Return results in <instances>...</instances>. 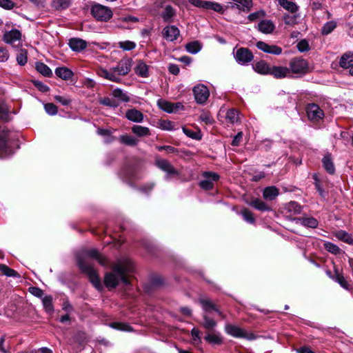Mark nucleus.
<instances>
[{
	"instance_id": "1",
	"label": "nucleus",
	"mask_w": 353,
	"mask_h": 353,
	"mask_svg": "<svg viewBox=\"0 0 353 353\" xmlns=\"http://www.w3.org/2000/svg\"><path fill=\"white\" fill-rule=\"evenodd\" d=\"M134 271L133 262L127 257L119 259L112 267V272L107 273L104 282L108 288H114L119 282L125 285L130 284L129 274Z\"/></svg>"
},
{
	"instance_id": "2",
	"label": "nucleus",
	"mask_w": 353,
	"mask_h": 353,
	"mask_svg": "<svg viewBox=\"0 0 353 353\" xmlns=\"http://www.w3.org/2000/svg\"><path fill=\"white\" fill-rule=\"evenodd\" d=\"M95 259L101 265H106L107 261L95 249L85 251L82 255L77 256V263L80 270L86 274L90 282L97 289L101 288L100 278L97 271L94 269L90 259Z\"/></svg>"
},
{
	"instance_id": "3",
	"label": "nucleus",
	"mask_w": 353,
	"mask_h": 353,
	"mask_svg": "<svg viewBox=\"0 0 353 353\" xmlns=\"http://www.w3.org/2000/svg\"><path fill=\"white\" fill-rule=\"evenodd\" d=\"M91 14L97 21L106 22L112 18L113 13L110 8L94 3L91 8Z\"/></svg>"
},
{
	"instance_id": "4",
	"label": "nucleus",
	"mask_w": 353,
	"mask_h": 353,
	"mask_svg": "<svg viewBox=\"0 0 353 353\" xmlns=\"http://www.w3.org/2000/svg\"><path fill=\"white\" fill-rule=\"evenodd\" d=\"M288 68L290 69V72L304 74L308 71V63L303 58L296 57L290 61Z\"/></svg>"
},
{
	"instance_id": "5",
	"label": "nucleus",
	"mask_w": 353,
	"mask_h": 353,
	"mask_svg": "<svg viewBox=\"0 0 353 353\" xmlns=\"http://www.w3.org/2000/svg\"><path fill=\"white\" fill-rule=\"evenodd\" d=\"M188 2L196 8L206 10H213L219 13H223L224 11L223 6L217 2L203 0H188Z\"/></svg>"
},
{
	"instance_id": "6",
	"label": "nucleus",
	"mask_w": 353,
	"mask_h": 353,
	"mask_svg": "<svg viewBox=\"0 0 353 353\" xmlns=\"http://www.w3.org/2000/svg\"><path fill=\"white\" fill-rule=\"evenodd\" d=\"M203 179L199 182V186L205 190H210L214 188V183L218 181L220 176L213 172L205 171L202 173Z\"/></svg>"
},
{
	"instance_id": "7",
	"label": "nucleus",
	"mask_w": 353,
	"mask_h": 353,
	"mask_svg": "<svg viewBox=\"0 0 353 353\" xmlns=\"http://www.w3.org/2000/svg\"><path fill=\"white\" fill-rule=\"evenodd\" d=\"M234 58L239 64L247 65L253 60L254 55L248 48H240L235 52Z\"/></svg>"
},
{
	"instance_id": "8",
	"label": "nucleus",
	"mask_w": 353,
	"mask_h": 353,
	"mask_svg": "<svg viewBox=\"0 0 353 353\" xmlns=\"http://www.w3.org/2000/svg\"><path fill=\"white\" fill-rule=\"evenodd\" d=\"M193 93L197 103L203 104L210 96L208 87L203 84H198L193 88Z\"/></svg>"
},
{
	"instance_id": "9",
	"label": "nucleus",
	"mask_w": 353,
	"mask_h": 353,
	"mask_svg": "<svg viewBox=\"0 0 353 353\" xmlns=\"http://www.w3.org/2000/svg\"><path fill=\"white\" fill-rule=\"evenodd\" d=\"M155 165L161 170L166 172V180H168L170 176H178L179 172L171 165V163L166 159H157Z\"/></svg>"
},
{
	"instance_id": "10",
	"label": "nucleus",
	"mask_w": 353,
	"mask_h": 353,
	"mask_svg": "<svg viewBox=\"0 0 353 353\" xmlns=\"http://www.w3.org/2000/svg\"><path fill=\"white\" fill-rule=\"evenodd\" d=\"M157 105L160 109L168 113H175L181 110H183V105L180 103H172L164 99H159Z\"/></svg>"
},
{
	"instance_id": "11",
	"label": "nucleus",
	"mask_w": 353,
	"mask_h": 353,
	"mask_svg": "<svg viewBox=\"0 0 353 353\" xmlns=\"http://www.w3.org/2000/svg\"><path fill=\"white\" fill-rule=\"evenodd\" d=\"M306 112L308 119L312 121H319L324 117V112L316 103H310L307 105Z\"/></svg>"
},
{
	"instance_id": "12",
	"label": "nucleus",
	"mask_w": 353,
	"mask_h": 353,
	"mask_svg": "<svg viewBox=\"0 0 353 353\" xmlns=\"http://www.w3.org/2000/svg\"><path fill=\"white\" fill-rule=\"evenodd\" d=\"M132 63V59L129 57L122 58L117 63V66L113 67L114 71L120 76H125L130 71Z\"/></svg>"
},
{
	"instance_id": "13",
	"label": "nucleus",
	"mask_w": 353,
	"mask_h": 353,
	"mask_svg": "<svg viewBox=\"0 0 353 353\" xmlns=\"http://www.w3.org/2000/svg\"><path fill=\"white\" fill-rule=\"evenodd\" d=\"M21 33L17 29L6 31L3 36V41L12 46H18L21 44Z\"/></svg>"
},
{
	"instance_id": "14",
	"label": "nucleus",
	"mask_w": 353,
	"mask_h": 353,
	"mask_svg": "<svg viewBox=\"0 0 353 353\" xmlns=\"http://www.w3.org/2000/svg\"><path fill=\"white\" fill-rule=\"evenodd\" d=\"M225 330L228 334L236 338H246L248 339H253L252 334H248L244 330L241 329L239 326L232 324L225 325Z\"/></svg>"
},
{
	"instance_id": "15",
	"label": "nucleus",
	"mask_w": 353,
	"mask_h": 353,
	"mask_svg": "<svg viewBox=\"0 0 353 353\" xmlns=\"http://www.w3.org/2000/svg\"><path fill=\"white\" fill-rule=\"evenodd\" d=\"M9 132L2 130L0 132V158H5L11 154V150L8 145Z\"/></svg>"
},
{
	"instance_id": "16",
	"label": "nucleus",
	"mask_w": 353,
	"mask_h": 353,
	"mask_svg": "<svg viewBox=\"0 0 353 353\" xmlns=\"http://www.w3.org/2000/svg\"><path fill=\"white\" fill-rule=\"evenodd\" d=\"M256 46L258 49L265 53L274 55H279L282 53V48L276 45H270L263 41H258Z\"/></svg>"
},
{
	"instance_id": "17",
	"label": "nucleus",
	"mask_w": 353,
	"mask_h": 353,
	"mask_svg": "<svg viewBox=\"0 0 353 353\" xmlns=\"http://www.w3.org/2000/svg\"><path fill=\"white\" fill-rule=\"evenodd\" d=\"M329 276L335 282L338 283L343 289L350 291L352 288L344 276L338 270H335L334 274L331 275L330 272H327Z\"/></svg>"
},
{
	"instance_id": "18",
	"label": "nucleus",
	"mask_w": 353,
	"mask_h": 353,
	"mask_svg": "<svg viewBox=\"0 0 353 353\" xmlns=\"http://www.w3.org/2000/svg\"><path fill=\"white\" fill-rule=\"evenodd\" d=\"M162 34L168 41H174L179 36L180 31L175 26H168L163 28Z\"/></svg>"
},
{
	"instance_id": "19",
	"label": "nucleus",
	"mask_w": 353,
	"mask_h": 353,
	"mask_svg": "<svg viewBox=\"0 0 353 353\" xmlns=\"http://www.w3.org/2000/svg\"><path fill=\"white\" fill-rule=\"evenodd\" d=\"M135 74L142 78H147L150 75L149 65H148L143 61L139 60L137 61L134 67Z\"/></svg>"
},
{
	"instance_id": "20",
	"label": "nucleus",
	"mask_w": 353,
	"mask_h": 353,
	"mask_svg": "<svg viewBox=\"0 0 353 353\" xmlns=\"http://www.w3.org/2000/svg\"><path fill=\"white\" fill-rule=\"evenodd\" d=\"M70 48L75 52H81L86 48L88 43L87 42L80 38H72L69 40Z\"/></svg>"
},
{
	"instance_id": "21",
	"label": "nucleus",
	"mask_w": 353,
	"mask_h": 353,
	"mask_svg": "<svg viewBox=\"0 0 353 353\" xmlns=\"http://www.w3.org/2000/svg\"><path fill=\"white\" fill-rule=\"evenodd\" d=\"M270 74L276 79L285 78L290 74V69L284 66H272Z\"/></svg>"
},
{
	"instance_id": "22",
	"label": "nucleus",
	"mask_w": 353,
	"mask_h": 353,
	"mask_svg": "<svg viewBox=\"0 0 353 353\" xmlns=\"http://www.w3.org/2000/svg\"><path fill=\"white\" fill-rule=\"evenodd\" d=\"M258 30L264 34H271L275 29V25L270 20L265 19L258 23Z\"/></svg>"
},
{
	"instance_id": "23",
	"label": "nucleus",
	"mask_w": 353,
	"mask_h": 353,
	"mask_svg": "<svg viewBox=\"0 0 353 353\" xmlns=\"http://www.w3.org/2000/svg\"><path fill=\"white\" fill-rule=\"evenodd\" d=\"M253 69L261 74H270L271 67L266 61L261 60L253 64Z\"/></svg>"
},
{
	"instance_id": "24",
	"label": "nucleus",
	"mask_w": 353,
	"mask_h": 353,
	"mask_svg": "<svg viewBox=\"0 0 353 353\" xmlns=\"http://www.w3.org/2000/svg\"><path fill=\"white\" fill-rule=\"evenodd\" d=\"M296 220V223H299L307 228H316L319 225L318 221L312 216H302L297 218Z\"/></svg>"
},
{
	"instance_id": "25",
	"label": "nucleus",
	"mask_w": 353,
	"mask_h": 353,
	"mask_svg": "<svg viewBox=\"0 0 353 353\" xmlns=\"http://www.w3.org/2000/svg\"><path fill=\"white\" fill-rule=\"evenodd\" d=\"M125 117L128 120L136 123H141L143 120V113L134 108L128 110L125 113Z\"/></svg>"
},
{
	"instance_id": "26",
	"label": "nucleus",
	"mask_w": 353,
	"mask_h": 353,
	"mask_svg": "<svg viewBox=\"0 0 353 353\" xmlns=\"http://www.w3.org/2000/svg\"><path fill=\"white\" fill-rule=\"evenodd\" d=\"M339 65L343 68H352L353 66V52H349L343 54L340 59Z\"/></svg>"
},
{
	"instance_id": "27",
	"label": "nucleus",
	"mask_w": 353,
	"mask_h": 353,
	"mask_svg": "<svg viewBox=\"0 0 353 353\" xmlns=\"http://www.w3.org/2000/svg\"><path fill=\"white\" fill-rule=\"evenodd\" d=\"M334 236L340 241H342L349 245H353V237L345 230H340L334 233Z\"/></svg>"
},
{
	"instance_id": "28",
	"label": "nucleus",
	"mask_w": 353,
	"mask_h": 353,
	"mask_svg": "<svg viewBox=\"0 0 353 353\" xmlns=\"http://www.w3.org/2000/svg\"><path fill=\"white\" fill-rule=\"evenodd\" d=\"M55 74L57 77L63 80H68L73 76L72 70L65 67H59L56 68Z\"/></svg>"
},
{
	"instance_id": "29",
	"label": "nucleus",
	"mask_w": 353,
	"mask_h": 353,
	"mask_svg": "<svg viewBox=\"0 0 353 353\" xmlns=\"http://www.w3.org/2000/svg\"><path fill=\"white\" fill-rule=\"evenodd\" d=\"M279 194V190L274 186L267 187L263 190V197L266 200L272 201Z\"/></svg>"
},
{
	"instance_id": "30",
	"label": "nucleus",
	"mask_w": 353,
	"mask_h": 353,
	"mask_svg": "<svg viewBox=\"0 0 353 353\" xmlns=\"http://www.w3.org/2000/svg\"><path fill=\"white\" fill-rule=\"evenodd\" d=\"M322 163L325 170L329 174H333L334 173L335 168L330 154H328L325 155L322 160Z\"/></svg>"
},
{
	"instance_id": "31",
	"label": "nucleus",
	"mask_w": 353,
	"mask_h": 353,
	"mask_svg": "<svg viewBox=\"0 0 353 353\" xmlns=\"http://www.w3.org/2000/svg\"><path fill=\"white\" fill-rule=\"evenodd\" d=\"M132 132L139 137L150 135V130L148 128L135 125L132 128Z\"/></svg>"
},
{
	"instance_id": "32",
	"label": "nucleus",
	"mask_w": 353,
	"mask_h": 353,
	"mask_svg": "<svg viewBox=\"0 0 353 353\" xmlns=\"http://www.w3.org/2000/svg\"><path fill=\"white\" fill-rule=\"evenodd\" d=\"M225 119L231 124L236 123L239 121V113L236 109H230L227 111Z\"/></svg>"
},
{
	"instance_id": "33",
	"label": "nucleus",
	"mask_w": 353,
	"mask_h": 353,
	"mask_svg": "<svg viewBox=\"0 0 353 353\" xmlns=\"http://www.w3.org/2000/svg\"><path fill=\"white\" fill-rule=\"evenodd\" d=\"M175 14V10L171 6H165L164 10L162 12L161 17L164 21L171 22Z\"/></svg>"
},
{
	"instance_id": "34",
	"label": "nucleus",
	"mask_w": 353,
	"mask_h": 353,
	"mask_svg": "<svg viewBox=\"0 0 353 353\" xmlns=\"http://www.w3.org/2000/svg\"><path fill=\"white\" fill-rule=\"evenodd\" d=\"M122 177L129 181L130 182L137 179L139 177L137 176L136 170L134 168L129 167L123 170L121 172Z\"/></svg>"
},
{
	"instance_id": "35",
	"label": "nucleus",
	"mask_w": 353,
	"mask_h": 353,
	"mask_svg": "<svg viewBox=\"0 0 353 353\" xmlns=\"http://www.w3.org/2000/svg\"><path fill=\"white\" fill-rule=\"evenodd\" d=\"M285 209L290 214H299L302 211L301 206L296 201H290L286 204Z\"/></svg>"
},
{
	"instance_id": "36",
	"label": "nucleus",
	"mask_w": 353,
	"mask_h": 353,
	"mask_svg": "<svg viewBox=\"0 0 353 353\" xmlns=\"http://www.w3.org/2000/svg\"><path fill=\"white\" fill-rule=\"evenodd\" d=\"M119 141L121 143L129 146H135L138 144V140L135 137L128 134L121 135L119 137Z\"/></svg>"
},
{
	"instance_id": "37",
	"label": "nucleus",
	"mask_w": 353,
	"mask_h": 353,
	"mask_svg": "<svg viewBox=\"0 0 353 353\" xmlns=\"http://www.w3.org/2000/svg\"><path fill=\"white\" fill-rule=\"evenodd\" d=\"M70 5V0H52L51 6L56 10H64Z\"/></svg>"
},
{
	"instance_id": "38",
	"label": "nucleus",
	"mask_w": 353,
	"mask_h": 353,
	"mask_svg": "<svg viewBox=\"0 0 353 353\" xmlns=\"http://www.w3.org/2000/svg\"><path fill=\"white\" fill-rule=\"evenodd\" d=\"M200 303L202 305L203 309L206 312H211L214 310L219 313V311L216 308L215 305L212 303V301L208 299H200Z\"/></svg>"
},
{
	"instance_id": "39",
	"label": "nucleus",
	"mask_w": 353,
	"mask_h": 353,
	"mask_svg": "<svg viewBox=\"0 0 353 353\" xmlns=\"http://www.w3.org/2000/svg\"><path fill=\"white\" fill-rule=\"evenodd\" d=\"M183 133L188 137L192 138L195 140L201 139L202 135L199 130H193L192 129L188 128L186 127H183L182 128Z\"/></svg>"
},
{
	"instance_id": "40",
	"label": "nucleus",
	"mask_w": 353,
	"mask_h": 353,
	"mask_svg": "<svg viewBox=\"0 0 353 353\" xmlns=\"http://www.w3.org/2000/svg\"><path fill=\"white\" fill-rule=\"evenodd\" d=\"M36 69L39 73L45 77H49L52 74L50 68L43 63H37L36 65Z\"/></svg>"
},
{
	"instance_id": "41",
	"label": "nucleus",
	"mask_w": 353,
	"mask_h": 353,
	"mask_svg": "<svg viewBox=\"0 0 353 353\" xmlns=\"http://www.w3.org/2000/svg\"><path fill=\"white\" fill-rule=\"evenodd\" d=\"M43 305L44 307L45 310L51 314L54 311V307L52 305V298L51 296H46L42 299Z\"/></svg>"
},
{
	"instance_id": "42",
	"label": "nucleus",
	"mask_w": 353,
	"mask_h": 353,
	"mask_svg": "<svg viewBox=\"0 0 353 353\" xmlns=\"http://www.w3.org/2000/svg\"><path fill=\"white\" fill-rule=\"evenodd\" d=\"M112 94L114 98H117L122 101L128 102L130 101L129 97L121 89L116 88L113 90Z\"/></svg>"
},
{
	"instance_id": "43",
	"label": "nucleus",
	"mask_w": 353,
	"mask_h": 353,
	"mask_svg": "<svg viewBox=\"0 0 353 353\" xmlns=\"http://www.w3.org/2000/svg\"><path fill=\"white\" fill-rule=\"evenodd\" d=\"M279 3L285 9L291 12H295L298 10L297 6L288 0H278Z\"/></svg>"
},
{
	"instance_id": "44",
	"label": "nucleus",
	"mask_w": 353,
	"mask_h": 353,
	"mask_svg": "<svg viewBox=\"0 0 353 353\" xmlns=\"http://www.w3.org/2000/svg\"><path fill=\"white\" fill-rule=\"evenodd\" d=\"M250 205L262 212L269 211L270 210V208L265 204V203L260 199H255L252 201L250 203Z\"/></svg>"
},
{
	"instance_id": "45",
	"label": "nucleus",
	"mask_w": 353,
	"mask_h": 353,
	"mask_svg": "<svg viewBox=\"0 0 353 353\" xmlns=\"http://www.w3.org/2000/svg\"><path fill=\"white\" fill-rule=\"evenodd\" d=\"M0 271L2 274L10 277H19V274L14 270L10 268L4 264H0Z\"/></svg>"
},
{
	"instance_id": "46",
	"label": "nucleus",
	"mask_w": 353,
	"mask_h": 353,
	"mask_svg": "<svg viewBox=\"0 0 353 353\" xmlns=\"http://www.w3.org/2000/svg\"><path fill=\"white\" fill-rule=\"evenodd\" d=\"M110 326L116 330H121V331H125V332H132V327L125 323H121V322H114L110 324Z\"/></svg>"
},
{
	"instance_id": "47",
	"label": "nucleus",
	"mask_w": 353,
	"mask_h": 353,
	"mask_svg": "<svg viewBox=\"0 0 353 353\" xmlns=\"http://www.w3.org/2000/svg\"><path fill=\"white\" fill-rule=\"evenodd\" d=\"M28 61L27 50L26 49H20L17 55V61L20 65H25Z\"/></svg>"
},
{
	"instance_id": "48",
	"label": "nucleus",
	"mask_w": 353,
	"mask_h": 353,
	"mask_svg": "<svg viewBox=\"0 0 353 353\" xmlns=\"http://www.w3.org/2000/svg\"><path fill=\"white\" fill-rule=\"evenodd\" d=\"M336 27V23L334 21H330L324 24L321 32L323 34L327 35L331 33Z\"/></svg>"
},
{
	"instance_id": "49",
	"label": "nucleus",
	"mask_w": 353,
	"mask_h": 353,
	"mask_svg": "<svg viewBox=\"0 0 353 353\" xmlns=\"http://www.w3.org/2000/svg\"><path fill=\"white\" fill-rule=\"evenodd\" d=\"M118 46L123 50L130 51L134 49L137 46L136 43L132 41H123L118 43Z\"/></svg>"
},
{
	"instance_id": "50",
	"label": "nucleus",
	"mask_w": 353,
	"mask_h": 353,
	"mask_svg": "<svg viewBox=\"0 0 353 353\" xmlns=\"http://www.w3.org/2000/svg\"><path fill=\"white\" fill-rule=\"evenodd\" d=\"M185 48L187 51L192 54H196L201 49V46L198 41L188 43Z\"/></svg>"
},
{
	"instance_id": "51",
	"label": "nucleus",
	"mask_w": 353,
	"mask_h": 353,
	"mask_svg": "<svg viewBox=\"0 0 353 353\" xmlns=\"http://www.w3.org/2000/svg\"><path fill=\"white\" fill-rule=\"evenodd\" d=\"M216 325V322L212 318H210L206 314L203 315V326L207 330H212Z\"/></svg>"
},
{
	"instance_id": "52",
	"label": "nucleus",
	"mask_w": 353,
	"mask_h": 353,
	"mask_svg": "<svg viewBox=\"0 0 353 353\" xmlns=\"http://www.w3.org/2000/svg\"><path fill=\"white\" fill-rule=\"evenodd\" d=\"M240 214L242 215L243 219L245 221L253 224L255 222V219L253 216V214L251 211L248 209H243Z\"/></svg>"
},
{
	"instance_id": "53",
	"label": "nucleus",
	"mask_w": 353,
	"mask_h": 353,
	"mask_svg": "<svg viewBox=\"0 0 353 353\" xmlns=\"http://www.w3.org/2000/svg\"><path fill=\"white\" fill-rule=\"evenodd\" d=\"M205 339L214 344H221L222 343L221 337L217 334H208L205 336Z\"/></svg>"
},
{
	"instance_id": "54",
	"label": "nucleus",
	"mask_w": 353,
	"mask_h": 353,
	"mask_svg": "<svg viewBox=\"0 0 353 353\" xmlns=\"http://www.w3.org/2000/svg\"><path fill=\"white\" fill-rule=\"evenodd\" d=\"M324 248L325 250L332 254H338L341 252V249L335 244L331 243V242H325L324 243Z\"/></svg>"
},
{
	"instance_id": "55",
	"label": "nucleus",
	"mask_w": 353,
	"mask_h": 353,
	"mask_svg": "<svg viewBox=\"0 0 353 353\" xmlns=\"http://www.w3.org/2000/svg\"><path fill=\"white\" fill-rule=\"evenodd\" d=\"M97 133L99 135L107 137L105 140L107 143H111L114 140V138L111 135V132L109 130L99 128L97 130Z\"/></svg>"
},
{
	"instance_id": "56",
	"label": "nucleus",
	"mask_w": 353,
	"mask_h": 353,
	"mask_svg": "<svg viewBox=\"0 0 353 353\" xmlns=\"http://www.w3.org/2000/svg\"><path fill=\"white\" fill-rule=\"evenodd\" d=\"M159 127L164 130H173L174 123L168 120H161L159 122Z\"/></svg>"
},
{
	"instance_id": "57",
	"label": "nucleus",
	"mask_w": 353,
	"mask_h": 353,
	"mask_svg": "<svg viewBox=\"0 0 353 353\" xmlns=\"http://www.w3.org/2000/svg\"><path fill=\"white\" fill-rule=\"evenodd\" d=\"M106 79H108L110 81H112L113 82H119L121 81L120 77L117 74V72L114 71V68H110L108 73L107 77L105 78Z\"/></svg>"
},
{
	"instance_id": "58",
	"label": "nucleus",
	"mask_w": 353,
	"mask_h": 353,
	"mask_svg": "<svg viewBox=\"0 0 353 353\" xmlns=\"http://www.w3.org/2000/svg\"><path fill=\"white\" fill-rule=\"evenodd\" d=\"M296 47L301 52H307L310 50V45L306 39H302L299 41Z\"/></svg>"
},
{
	"instance_id": "59",
	"label": "nucleus",
	"mask_w": 353,
	"mask_h": 353,
	"mask_svg": "<svg viewBox=\"0 0 353 353\" xmlns=\"http://www.w3.org/2000/svg\"><path fill=\"white\" fill-rule=\"evenodd\" d=\"M46 112L50 115H55L57 113V107L52 103H46L44 105Z\"/></svg>"
},
{
	"instance_id": "60",
	"label": "nucleus",
	"mask_w": 353,
	"mask_h": 353,
	"mask_svg": "<svg viewBox=\"0 0 353 353\" xmlns=\"http://www.w3.org/2000/svg\"><path fill=\"white\" fill-rule=\"evenodd\" d=\"M10 57L8 50L6 48L0 46V62H6Z\"/></svg>"
},
{
	"instance_id": "61",
	"label": "nucleus",
	"mask_w": 353,
	"mask_h": 353,
	"mask_svg": "<svg viewBox=\"0 0 353 353\" xmlns=\"http://www.w3.org/2000/svg\"><path fill=\"white\" fill-rule=\"evenodd\" d=\"M15 3L11 0H0V7L6 10H11Z\"/></svg>"
},
{
	"instance_id": "62",
	"label": "nucleus",
	"mask_w": 353,
	"mask_h": 353,
	"mask_svg": "<svg viewBox=\"0 0 353 353\" xmlns=\"http://www.w3.org/2000/svg\"><path fill=\"white\" fill-rule=\"evenodd\" d=\"M100 103L110 107H117V103L116 101L109 97H104L100 100Z\"/></svg>"
},
{
	"instance_id": "63",
	"label": "nucleus",
	"mask_w": 353,
	"mask_h": 353,
	"mask_svg": "<svg viewBox=\"0 0 353 353\" xmlns=\"http://www.w3.org/2000/svg\"><path fill=\"white\" fill-rule=\"evenodd\" d=\"M34 85L39 91L42 92H47L50 90V88L48 85L43 84L39 81H34Z\"/></svg>"
},
{
	"instance_id": "64",
	"label": "nucleus",
	"mask_w": 353,
	"mask_h": 353,
	"mask_svg": "<svg viewBox=\"0 0 353 353\" xmlns=\"http://www.w3.org/2000/svg\"><path fill=\"white\" fill-rule=\"evenodd\" d=\"M54 99L63 105H68L71 103V99L70 98L63 96L57 95L54 97Z\"/></svg>"
}]
</instances>
